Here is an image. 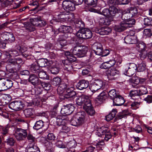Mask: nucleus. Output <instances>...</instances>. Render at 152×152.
<instances>
[{
    "label": "nucleus",
    "instance_id": "nucleus-18",
    "mask_svg": "<svg viewBox=\"0 0 152 152\" xmlns=\"http://www.w3.org/2000/svg\"><path fill=\"white\" fill-rule=\"evenodd\" d=\"M93 51L96 55L101 56L103 48L102 45L101 43H94L93 46Z\"/></svg>",
    "mask_w": 152,
    "mask_h": 152
},
{
    "label": "nucleus",
    "instance_id": "nucleus-6",
    "mask_svg": "<svg viewBox=\"0 0 152 152\" xmlns=\"http://www.w3.org/2000/svg\"><path fill=\"white\" fill-rule=\"evenodd\" d=\"M90 101L88 96L84 94L77 97L76 100V103L78 105H83V106L89 103Z\"/></svg>",
    "mask_w": 152,
    "mask_h": 152
},
{
    "label": "nucleus",
    "instance_id": "nucleus-50",
    "mask_svg": "<svg viewBox=\"0 0 152 152\" xmlns=\"http://www.w3.org/2000/svg\"><path fill=\"white\" fill-rule=\"evenodd\" d=\"M40 68L38 65L36 63L32 64L30 68L31 71L34 73L39 72Z\"/></svg>",
    "mask_w": 152,
    "mask_h": 152
},
{
    "label": "nucleus",
    "instance_id": "nucleus-63",
    "mask_svg": "<svg viewBox=\"0 0 152 152\" xmlns=\"http://www.w3.org/2000/svg\"><path fill=\"white\" fill-rule=\"evenodd\" d=\"M85 3L88 5H95L97 3V0H84Z\"/></svg>",
    "mask_w": 152,
    "mask_h": 152
},
{
    "label": "nucleus",
    "instance_id": "nucleus-25",
    "mask_svg": "<svg viewBox=\"0 0 152 152\" xmlns=\"http://www.w3.org/2000/svg\"><path fill=\"white\" fill-rule=\"evenodd\" d=\"M124 42L126 44H135L137 42L136 37L127 35L124 38Z\"/></svg>",
    "mask_w": 152,
    "mask_h": 152
},
{
    "label": "nucleus",
    "instance_id": "nucleus-15",
    "mask_svg": "<svg viewBox=\"0 0 152 152\" xmlns=\"http://www.w3.org/2000/svg\"><path fill=\"white\" fill-rule=\"evenodd\" d=\"M31 23L28 25V26L27 28L30 31H33L35 29L34 26H39L40 23L42 22L40 19L34 18L31 20Z\"/></svg>",
    "mask_w": 152,
    "mask_h": 152
},
{
    "label": "nucleus",
    "instance_id": "nucleus-29",
    "mask_svg": "<svg viewBox=\"0 0 152 152\" xmlns=\"http://www.w3.org/2000/svg\"><path fill=\"white\" fill-rule=\"evenodd\" d=\"M117 112L116 109H113L111 113L105 116V119L107 121L112 120L115 117Z\"/></svg>",
    "mask_w": 152,
    "mask_h": 152
},
{
    "label": "nucleus",
    "instance_id": "nucleus-8",
    "mask_svg": "<svg viewBox=\"0 0 152 152\" xmlns=\"http://www.w3.org/2000/svg\"><path fill=\"white\" fill-rule=\"evenodd\" d=\"M56 120L57 125L61 127L63 132L67 133L70 131V128L68 127L66 125V120L58 118V117Z\"/></svg>",
    "mask_w": 152,
    "mask_h": 152
},
{
    "label": "nucleus",
    "instance_id": "nucleus-36",
    "mask_svg": "<svg viewBox=\"0 0 152 152\" xmlns=\"http://www.w3.org/2000/svg\"><path fill=\"white\" fill-rule=\"evenodd\" d=\"M66 145V148H69L70 149L73 148L75 147V141L74 140L70 141L68 142ZM75 150L74 149L72 150L70 149L69 150L68 152H75Z\"/></svg>",
    "mask_w": 152,
    "mask_h": 152
},
{
    "label": "nucleus",
    "instance_id": "nucleus-48",
    "mask_svg": "<svg viewBox=\"0 0 152 152\" xmlns=\"http://www.w3.org/2000/svg\"><path fill=\"white\" fill-rule=\"evenodd\" d=\"M139 88L138 90L139 93V94L140 95L145 94L147 93L148 91L147 88L144 86H140L138 88Z\"/></svg>",
    "mask_w": 152,
    "mask_h": 152
},
{
    "label": "nucleus",
    "instance_id": "nucleus-27",
    "mask_svg": "<svg viewBox=\"0 0 152 152\" xmlns=\"http://www.w3.org/2000/svg\"><path fill=\"white\" fill-rule=\"evenodd\" d=\"M80 51H79L77 57L81 58L84 57L86 53L88 48L85 46H81L80 49Z\"/></svg>",
    "mask_w": 152,
    "mask_h": 152
},
{
    "label": "nucleus",
    "instance_id": "nucleus-4",
    "mask_svg": "<svg viewBox=\"0 0 152 152\" xmlns=\"http://www.w3.org/2000/svg\"><path fill=\"white\" fill-rule=\"evenodd\" d=\"M85 113L84 112L76 113L73 117L71 121L72 125L78 126L83 123L85 120Z\"/></svg>",
    "mask_w": 152,
    "mask_h": 152
},
{
    "label": "nucleus",
    "instance_id": "nucleus-31",
    "mask_svg": "<svg viewBox=\"0 0 152 152\" xmlns=\"http://www.w3.org/2000/svg\"><path fill=\"white\" fill-rule=\"evenodd\" d=\"M136 71L138 72H142L146 69V65L143 62H142L136 65Z\"/></svg>",
    "mask_w": 152,
    "mask_h": 152
},
{
    "label": "nucleus",
    "instance_id": "nucleus-47",
    "mask_svg": "<svg viewBox=\"0 0 152 152\" xmlns=\"http://www.w3.org/2000/svg\"><path fill=\"white\" fill-rule=\"evenodd\" d=\"M80 45H76L72 48L70 50V52L72 53L73 55L76 56H77L79 51H80Z\"/></svg>",
    "mask_w": 152,
    "mask_h": 152
},
{
    "label": "nucleus",
    "instance_id": "nucleus-39",
    "mask_svg": "<svg viewBox=\"0 0 152 152\" xmlns=\"http://www.w3.org/2000/svg\"><path fill=\"white\" fill-rule=\"evenodd\" d=\"M84 39L91 38L92 36V33L91 30L88 28H84Z\"/></svg>",
    "mask_w": 152,
    "mask_h": 152
},
{
    "label": "nucleus",
    "instance_id": "nucleus-1",
    "mask_svg": "<svg viewBox=\"0 0 152 152\" xmlns=\"http://www.w3.org/2000/svg\"><path fill=\"white\" fill-rule=\"evenodd\" d=\"M132 16L129 12H128L127 9L122 13V18L124 20L119 25H115L114 27V30L117 31H122L126 29L131 27L135 23V20L131 19Z\"/></svg>",
    "mask_w": 152,
    "mask_h": 152
},
{
    "label": "nucleus",
    "instance_id": "nucleus-61",
    "mask_svg": "<svg viewBox=\"0 0 152 152\" xmlns=\"http://www.w3.org/2000/svg\"><path fill=\"white\" fill-rule=\"evenodd\" d=\"M67 16V21H68L70 22H74L76 19H75L74 17V15L73 13H71L68 14Z\"/></svg>",
    "mask_w": 152,
    "mask_h": 152
},
{
    "label": "nucleus",
    "instance_id": "nucleus-11",
    "mask_svg": "<svg viewBox=\"0 0 152 152\" xmlns=\"http://www.w3.org/2000/svg\"><path fill=\"white\" fill-rule=\"evenodd\" d=\"M62 6L64 10L69 12L73 11L75 7L74 4L69 0H65L62 3Z\"/></svg>",
    "mask_w": 152,
    "mask_h": 152
},
{
    "label": "nucleus",
    "instance_id": "nucleus-55",
    "mask_svg": "<svg viewBox=\"0 0 152 152\" xmlns=\"http://www.w3.org/2000/svg\"><path fill=\"white\" fill-rule=\"evenodd\" d=\"M124 74L129 77H131L134 75L135 72L134 71L129 68H124Z\"/></svg>",
    "mask_w": 152,
    "mask_h": 152
},
{
    "label": "nucleus",
    "instance_id": "nucleus-14",
    "mask_svg": "<svg viewBox=\"0 0 152 152\" xmlns=\"http://www.w3.org/2000/svg\"><path fill=\"white\" fill-rule=\"evenodd\" d=\"M67 15L64 12H61L60 14L55 15V17L56 19H58V20H55L54 19L50 21V23L54 24L55 23L59 21L64 22L67 21V17L66 15Z\"/></svg>",
    "mask_w": 152,
    "mask_h": 152
},
{
    "label": "nucleus",
    "instance_id": "nucleus-44",
    "mask_svg": "<svg viewBox=\"0 0 152 152\" xmlns=\"http://www.w3.org/2000/svg\"><path fill=\"white\" fill-rule=\"evenodd\" d=\"M129 114V112L127 110H124L118 113V117L119 119H121L125 117Z\"/></svg>",
    "mask_w": 152,
    "mask_h": 152
},
{
    "label": "nucleus",
    "instance_id": "nucleus-9",
    "mask_svg": "<svg viewBox=\"0 0 152 152\" xmlns=\"http://www.w3.org/2000/svg\"><path fill=\"white\" fill-rule=\"evenodd\" d=\"M103 85V82L100 80H95L91 84L90 88L91 91L93 93H95L101 89Z\"/></svg>",
    "mask_w": 152,
    "mask_h": 152
},
{
    "label": "nucleus",
    "instance_id": "nucleus-33",
    "mask_svg": "<svg viewBox=\"0 0 152 152\" xmlns=\"http://www.w3.org/2000/svg\"><path fill=\"white\" fill-rule=\"evenodd\" d=\"M74 23L76 28H84L85 26L84 22L80 19H76Z\"/></svg>",
    "mask_w": 152,
    "mask_h": 152
},
{
    "label": "nucleus",
    "instance_id": "nucleus-35",
    "mask_svg": "<svg viewBox=\"0 0 152 152\" xmlns=\"http://www.w3.org/2000/svg\"><path fill=\"white\" fill-rule=\"evenodd\" d=\"M139 77H134L132 79V86L135 88H138L139 87Z\"/></svg>",
    "mask_w": 152,
    "mask_h": 152
},
{
    "label": "nucleus",
    "instance_id": "nucleus-17",
    "mask_svg": "<svg viewBox=\"0 0 152 152\" xmlns=\"http://www.w3.org/2000/svg\"><path fill=\"white\" fill-rule=\"evenodd\" d=\"M9 107L13 110L18 111L21 109L23 107V106L21 101H15L9 104Z\"/></svg>",
    "mask_w": 152,
    "mask_h": 152
},
{
    "label": "nucleus",
    "instance_id": "nucleus-2",
    "mask_svg": "<svg viewBox=\"0 0 152 152\" xmlns=\"http://www.w3.org/2000/svg\"><path fill=\"white\" fill-rule=\"evenodd\" d=\"M15 37L12 34L4 32L0 36V46L3 48L6 47L7 43H11L14 42Z\"/></svg>",
    "mask_w": 152,
    "mask_h": 152
},
{
    "label": "nucleus",
    "instance_id": "nucleus-51",
    "mask_svg": "<svg viewBox=\"0 0 152 152\" xmlns=\"http://www.w3.org/2000/svg\"><path fill=\"white\" fill-rule=\"evenodd\" d=\"M124 68H127L135 72L136 71V65L133 63H129L125 65Z\"/></svg>",
    "mask_w": 152,
    "mask_h": 152
},
{
    "label": "nucleus",
    "instance_id": "nucleus-16",
    "mask_svg": "<svg viewBox=\"0 0 152 152\" xmlns=\"http://www.w3.org/2000/svg\"><path fill=\"white\" fill-rule=\"evenodd\" d=\"M94 31L100 35L109 34L111 31V28L109 27H103L100 28H95Z\"/></svg>",
    "mask_w": 152,
    "mask_h": 152
},
{
    "label": "nucleus",
    "instance_id": "nucleus-20",
    "mask_svg": "<svg viewBox=\"0 0 152 152\" xmlns=\"http://www.w3.org/2000/svg\"><path fill=\"white\" fill-rule=\"evenodd\" d=\"M28 80L34 86H38L41 83V81L39 80L37 76L34 74H32L30 75Z\"/></svg>",
    "mask_w": 152,
    "mask_h": 152
},
{
    "label": "nucleus",
    "instance_id": "nucleus-52",
    "mask_svg": "<svg viewBox=\"0 0 152 152\" xmlns=\"http://www.w3.org/2000/svg\"><path fill=\"white\" fill-rule=\"evenodd\" d=\"M61 79L60 77H54L51 81V83L54 86L59 85L61 82Z\"/></svg>",
    "mask_w": 152,
    "mask_h": 152
},
{
    "label": "nucleus",
    "instance_id": "nucleus-34",
    "mask_svg": "<svg viewBox=\"0 0 152 152\" xmlns=\"http://www.w3.org/2000/svg\"><path fill=\"white\" fill-rule=\"evenodd\" d=\"M130 96L132 99L136 100L137 99L139 98V96H140L138 90L131 91L129 94Z\"/></svg>",
    "mask_w": 152,
    "mask_h": 152
},
{
    "label": "nucleus",
    "instance_id": "nucleus-7",
    "mask_svg": "<svg viewBox=\"0 0 152 152\" xmlns=\"http://www.w3.org/2000/svg\"><path fill=\"white\" fill-rule=\"evenodd\" d=\"M58 30V31L63 33L61 36L64 37V38H67L69 35H70V33L72 32L73 29L70 26L63 25L61 26Z\"/></svg>",
    "mask_w": 152,
    "mask_h": 152
},
{
    "label": "nucleus",
    "instance_id": "nucleus-53",
    "mask_svg": "<svg viewBox=\"0 0 152 152\" xmlns=\"http://www.w3.org/2000/svg\"><path fill=\"white\" fill-rule=\"evenodd\" d=\"M13 83L11 80L7 79L6 81L3 83V86H6V89H8L10 88L12 86Z\"/></svg>",
    "mask_w": 152,
    "mask_h": 152
},
{
    "label": "nucleus",
    "instance_id": "nucleus-30",
    "mask_svg": "<svg viewBox=\"0 0 152 152\" xmlns=\"http://www.w3.org/2000/svg\"><path fill=\"white\" fill-rule=\"evenodd\" d=\"M22 62V59L19 58H16L11 59L9 60V62L11 65L18 66L19 64Z\"/></svg>",
    "mask_w": 152,
    "mask_h": 152
},
{
    "label": "nucleus",
    "instance_id": "nucleus-32",
    "mask_svg": "<svg viewBox=\"0 0 152 152\" xmlns=\"http://www.w3.org/2000/svg\"><path fill=\"white\" fill-rule=\"evenodd\" d=\"M145 45L143 42L136 45V49L141 53H142L145 51Z\"/></svg>",
    "mask_w": 152,
    "mask_h": 152
},
{
    "label": "nucleus",
    "instance_id": "nucleus-19",
    "mask_svg": "<svg viewBox=\"0 0 152 152\" xmlns=\"http://www.w3.org/2000/svg\"><path fill=\"white\" fill-rule=\"evenodd\" d=\"M113 105L119 106L123 104L125 102L124 98L121 96L118 95L113 99Z\"/></svg>",
    "mask_w": 152,
    "mask_h": 152
},
{
    "label": "nucleus",
    "instance_id": "nucleus-40",
    "mask_svg": "<svg viewBox=\"0 0 152 152\" xmlns=\"http://www.w3.org/2000/svg\"><path fill=\"white\" fill-rule=\"evenodd\" d=\"M76 95V93L73 90H70L69 89H68L66 93V97L67 98H73Z\"/></svg>",
    "mask_w": 152,
    "mask_h": 152
},
{
    "label": "nucleus",
    "instance_id": "nucleus-23",
    "mask_svg": "<svg viewBox=\"0 0 152 152\" xmlns=\"http://www.w3.org/2000/svg\"><path fill=\"white\" fill-rule=\"evenodd\" d=\"M88 86V82L87 80H80L77 83L76 87L78 89L82 90L86 88Z\"/></svg>",
    "mask_w": 152,
    "mask_h": 152
},
{
    "label": "nucleus",
    "instance_id": "nucleus-24",
    "mask_svg": "<svg viewBox=\"0 0 152 152\" xmlns=\"http://www.w3.org/2000/svg\"><path fill=\"white\" fill-rule=\"evenodd\" d=\"M64 67V69L65 70L69 73H73L74 72L72 64L71 63H68L67 60H64L63 61Z\"/></svg>",
    "mask_w": 152,
    "mask_h": 152
},
{
    "label": "nucleus",
    "instance_id": "nucleus-12",
    "mask_svg": "<svg viewBox=\"0 0 152 152\" xmlns=\"http://www.w3.org/2000/svg\"><path fill=\"white\" fill-rule=\"evenodd\" d=\"M62 6L64 10L69 12L73 11L75 7L74 4L69 0H65L62 3Z\"/></svg>",
    "mask_w": 152,
    "mask_h": 152
},
{
    "label": "nucleus",
    "instance_id": "nucleus-28",
    "mask_svg": "<svg viewBox=\"0 0 152 152\" xmlns=\"http://www.w3.org/2000/svg\"><path fill=\"white\" fill-rule=\"evenodd\" d=\"M5 55L8 58L11 57L16 56L19 55L18 52L15 50H11L6 51L5 52Z\"/></svg>",
    "mask_w": 152,
    "mask_h": 152
},
{
    "label": "nucleus",
    "instance_id": "nucleus-5",
    "mask_svg": "<svg viewBox=\"0 0 152 152\" xmlns=\"http://www.w3.org/2000/svg\"><path fill=\"white\" fill-rule=\"evenodd\" d=\"M28 131L27 129L17 128L15 129L14 135L17 140L22 141L27 137Z\"/></svg>",
    "mask_w": 152,
    "mask_h": 152
},
{
    "label": "nucleus",
    "instance_id": "nucleus-56",
    "mask_svg": "<svg viewBox=\"0 0 152 152\" xmlns=\"http://www.w3.org/2000/svg\"><path fill=\"white\" fill-rule=\"evenodd\" d=\"M37 64L39 66V67H43L47 65V63L45 59L44 58L39 59L37 61Z\"/></svg>",
    "mask_w": 152,
    "mask_h": 152
},
{
    "label": "nucleus",
    "instance_id": "nucleus-22",
    "mask_svg": "<svg viewBox=\"0 0 152 152\" xmlns=\"http://www.w3.org/2000/svg\"><path fill=\"white\" fill-rule=\"evenodd\" d=\"M83 107L87 113L90 115L92 116L95 114V111L91 106V102L86 105L83 106Z\"/></svg>",
    "mask_w": 152,
    "mask_h": 152
},
{
    "label": "nucleus",
    "instance_id": "nucleus-62",
    "mask_svg": "<svg viewBox=\"0 0 152 152\" xmlns=\"http://www.w3.org/2000/svg\"><path fill=\"white\" fill-rule=\"evenodd\" d=\"M84 29H80L76 33V36L78 38L84 39Z\"/></svg>",
    "mask_w": 152,
    "mask_h": 152
},
{
    "label": "nucleus",
    "instance_id": "nucleus-13",
    "mask_svg": "<svg viewBox=\"0 0 152 152\" xmlns=\"http://www.w3.org/2000/svg\"><path fill=\"white\" fill-rule=\"evenodd\" d=\"M89 10L91 12L97 13L99 14L104 15L109 19L110 22L111 20L109 9L105 8L102 10V12H101V10H97L94 8H90L89 9Z\"/></svg>",
    "mask_w": 152,
    "mask_h": 152
},
{
    "label": "nucleus",
    "instance_id": "nucleus-3",
    "mask_svg": "<svg viewBox=\"0 0 152 152\" xmlns=\"http://www.w3.org/2000/svg\"><path fill=\"white\" fill-rule=\"evenodd\" d=\"M96 134L98 137L104 138L107 141L112 136L110 129L107 127L102 126L98 129L96 132Z\"/></svg>",
    "mask_w": 152,
    "mask_h": 152
},
{
    "label": "nucleus",
    "instance_id": "nucleus-60",
    "mask_svg": "<svg viewBox=\"0 0 152 152\" xmlns=\"http://www.w3.org/2000/svg\"><path fill=\"white\" fill-rule=\"evenodd\" d=\"M113 1L111 0V2H114L116 4H128L129 1L127 0H114L113 2Z\"/></svg>",
    "mask_w": 152,
    "mask_h": 152
},
{
    "label": "nucleus",
    "instance_id": "nucleus-58",
    "mask_svg": "<svg viewBox=\"0 0 152 152\" xmlns=\"http://www.w3.org/2000/svg\"><path fill=\"white\" fill-rule=\"evenodd\" d=\"M9 127L10 125L8 124L4 126H0V129H2V133L3 134L5 135L8 133Z\"/></svg>",
    "mask_w": 152,
    "mask_h": 152
},
{
    "label": "nucleus",
    "instance_id": "nucleus-59",
    "mask_svg": "<svg viewBox=\"0 0 152 152\" xmlns=\"http://www.w3.org/2000/svg\"><path fill=\"white\" fill-rule=\"evenodd\" d=\"M64 37L60 36V37L58 39L60 41V43L62 47H63L66 45L67 42L66 39V38H64Z\"/></svg>",
    "mask_w": 152,
    "mask_h": 152
},
{
    "label": "nucleus",
    "instance_id": "nucleus-46",
    "mask_svg": "<svg viewBox=\"0 0 152 152\" xmlns=\"http://www.w3.org/2000/svg\"><path fill=\"white\" fill-rule=\"evenodd\" d=\"M39 76L40 78L43 79L49 80V76L47 74L46 72L41 71L39 72Z\"/></svg>",
    "mask_w": 152,
    "mask_h": 152
},
{
    "label": "nucleus",
    "instance_id": "nucleus-64",
    "mask_svg": "<svg viewBox=\"0 0 152 152\" xmlns=\"http://www.w3.org/2000/svg\"><path fill=\"white\" fill-rule=\"evenodd\" d=\"M6 142L7 144L11 146H13L15 143V140L12 137H9L7 139Z\"/></svg>",
    "mask_w": 152,
    "mask_h": 152
},
{
    "label": "nucleus",
    "instance_id": "nucleus-10",
    "mask_svg": "<svg viewBox=\"0 0 152 152\" xmlns=\"http://www.w3.org/2000/svg\"><path fill=\"white\" fill-rule=\"evenodd\" d=\"M75 109L74 106L71 104H69L63 106L61 110V112L64 115H67L71 114Z\"/></svg>",
    "mask_w": 152,
    "mask_h": 152
},
{
    "label": "nucleus",
    "instance_id": "nucleus-26",
    "mask_svg": "<svg viewBox=\"0 0 152 152\" xmlns=\"http://www.w3.org/2000/svg\"><path fill=\"white\" fill-rule=\"evenodd\" d=\"M26 152H40L39 148L35 145L30 144L26 148Z\"/></svg>",
    "mask_w": 152,
    "mask_h": 152
},
{
    "label": "nucleus",
    "instance_id": "nucleus-37",
    "mask_svg": "<svg viewBox=\"0 0 152 152\" xmlns=\"http://www.w3.org/2000/svg\"><path fill=\"white\" fill-rule=\"evenodd\" d=\"M44 122L42 120L37 121L33 126L34 129L38 130L42 128L44 126Z\"/></svg>",
    "mask_w": 152,
    "mask_h": 152
},
{
    "label": "nucleus",
    "instance_id": "nucleus-43",
    "mask_svg": "<svg viewBox=\"0 0 152 152\" xmlns=\"http://www.w3.org/2000/svg\"><path fill=\"white\" fill-rule=\"evenodd\" d=\"M109 10L111 16V19L112 20L115 14L118 13V9L115 7H111L109 8Z\"/></svg>",
    "mask_w": 152,
    "mask_h": 152
},
{
    "label": "nucleus",
    "instance_id": "nucleus-21",
    "mask_svg": "<svg viewBox=\"0 0 152 152\" xmlns=\"http://www.w3.org/2000/svg\"><path fill=\"white\" fill-rule=\"evenodd\" d=\"M119 73V71L114 68H112L107 70L106 72L107 78L110 80L112 79L113 76L118 74Z\"/></svg>",
    "mask_w": 152,
    "mask_h": 152
},
{
    "label": "nucleus",
    "instance_id": "nucleus-45",
    "mask_svg": "<svg viewBox=\"0 0 152 152\" xmlns=\"http://www.w3.org/2000/svg\"><path fill=\"white\" fill-rule=\"evenodd\" d=\"M24 113L26 117H29L33 115L34 110L33 109L28 108L24 110Z\"/></svg>",
    "mask_w": 152,
    "mask_h": 152
},
{
    "label": "nucleus",
    "instance_id": "nucleus-38",
    "mask_svg": "<svg viewBox=\"0 0 152 152\" xmlns=\"http://www.w3.org/2000/svg\"><path fill=\"white\" fill-rule=\"evenodd\" d=\"M140 104L137 102H132L129 101L128 102L127 106L133 110H136L139 107Z\"/></svg>",
    "mask_w": 152,
    "mask_h": 152
},
{
    "label": "nucleus",
    "instance_id": "nucleus-42",
    "mask_svg": "<svg viewBox=\"0 0 152 152\" xmlns=\"http://www.w3.org/2000/svg\"><path fill=\"white\" fill-rule=\"evenodd\" d=\"M107 98L106 94L105 92L103 91L97 97V101H99L100 102L105 100Z\"/></svg>",
    "mask_w": 152,
    "mask_h": 152
},
{
    "label": "nucleus",
    "instance_id": "nucleus-49",
    "mask_svg": "<svg viewBox=\"0 0 152 152\" xmlns=\"http://www.w3.org/2000/svg\"><path fill=\"white\" fill-rule=\"evenodd\" d=\"M127 11L131 14L132 17L136 16L138 13L137 9L135 7H131L127 9Z\"/></svg>",
    "mask_w": 152,
    "mask_h": 152
},
{
    "label": "nucleus",
    "instance_id": "nucleus-54",
    "mask_svg": "<svg viewBox=\"0 0 152 152\" xmlns=\"http://www.w3.org/2000/svg\"><path fill=\"white\" fill-rule=\"evenodd\" d=\"M143 35L146 37H150L152 36V28H146L143 31Z\"/></svg>",
    "mask_w": 152,
    "mask_h": 152
},
{
    "label": "nucleus",
    "instance_id": "nucleus-41",
    "mask_svg": "<svg viewBox=\"0 0 152 152\" xmlns=\"http://www.w3.org/2000/svg\"><path fill=\"white\" fill-rule=\"evenodd\" d=\"M66 87V84L62 82L59 85L57 90V91L61 94L62 93Z\"/></svg>",
    "mask_w": 152,
    "mask_h": 152
},
{
    "label": "nucleus",
    "instance_id": "nucleus-57",
    "mask_svg": "<svg viewBox=\"0 0 152 152\" xmlns=\"http://www.w3.org/2000/svg\"><path fill=\"white\" fill-rule=\"evenodd\" d=\"M108 94L110 98L113 99L118 95L117 94L116 91L115 89H112L108 93Z\"/></svg>",
    "mask_w": 152,
    "mask_h": 152
}]
</instances>
